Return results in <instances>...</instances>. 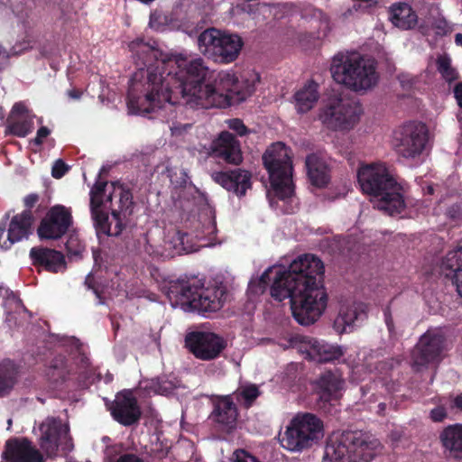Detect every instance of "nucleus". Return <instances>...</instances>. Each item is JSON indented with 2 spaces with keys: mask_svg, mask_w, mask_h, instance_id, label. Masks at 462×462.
<instances>
[{
  "mask_svg": "<svg viewBox=\"0 0 462 462\" xmlns=\"http://www.w3.org/2000/svg\"><path fill=\"white\" fill-rule=\"evenodd\" d=\"M129 51L137 67L127 92L131 113L148 116L186 98L190 106L208 108L245 101L255 91L258 74L239 78L231 70L220 71L215 78L217 86L207 82L213 78L202 58L188 60L179 57L164 59L156 42L136 38L129 42Z\"/></svg>",
  "mask_w": 462,
  "mask_h": 462,
  "instance_id": "nucleus-1",
  "label": "nucleus"
},
{
  "mask_svg": "<svg viewBox=\"0 0 462 462\" xmlns=\"http://www.w3.org/2000/svg\"><path fill=\"white\" fill-rule=\"evenodd\" d=\"M324 270L319 257L304 254L275 275L271 286L272 297L278 301L290 299L292 316L300 325L313 324L327 308Z\"/></svg>",
  "mask_w": 462,
  "mask_h": 462,
  "instance_id": "nucleus-2",
  "label": "nucleus"
},
{
  "mask_svg": "<svg viewBox=\"0 0 462 462\" xmlns=\"http://www.w3.org/2000/svg\"><path fill=\"white\" fill-rule=\"evenodd\" d=\"M357 181L365 194L376 198L379 210L390 216L402 213L406 208L401 184L390 175L383 164L363 165L357 171Z\"/></svg>",
  "mask_w": 462,
  "mask_h": 462,
  "instance_id": "nucleus-3",
  "label": "nucleus"
},
{
  "mask_svg": "<svg viewBox=\"0 0 462 462\" xmlns=\"http://www.w3.org/2000/svg\"><path fill=\"white\" fill-rule=\"evenodd\" d=\"M376 61L359 53L334 56L330 67L333 79L354 92H365L376 86Z\"/></svg>",
  "mask_w": 462,
  "mask_h": 462,
  "instance_id": "nucleus-4",
  "label": "nucleus"
},
{
  "mask_svg": "<svg viewBox=\"0 0 462 462\" xmlns=\"http://www.w3.org/2000/svg\"><path fill=\"white\" fill-rule=\"evenodd\" d=\"M379 448V440L368 433L346 430L328 442L322 462H370Z\"/></svg>",
  "mask_w": 462,
  "mask_h": 462,
  "instance_id": "nucleus-5",
  "label": "nucleus"
},
{
  "mask_svg": "<svg viewBox=\"0 0 462 462\" xmlns=\"http://www.w3.org/2000/svg\"><path fill=\"white\" fill-rule=\"evenodd\" d=\"M168 295L181 305L205 314L219 310L227 300L228 291L222 284L204 287L195 280H178L169 283Z\"/></svg>",
  "mask_w": 462,
  "mask_h": 462,
  "instance_id": "nucleus-6",
  "label": "nucleus"
},
{
  "mask_svg": "<svg viewBox=\"0 0 462 462\" xmlns=\"http://www.w3.org/2000/svg\"><path fill=\"white\" fill-rule=\"evenodd\" d=\"M111 187L112 190L106 197V207H103V210L110 211L111 217L104 211L106 219L94 220L97 236L102 234L107 236H118L128 225L129 217L134 212V202L131 188L120 181L111 182Z\"/></svg>",
  "mask_w": 462,
  "mask_h": 462,
  "instance_id": "nucleus-7",
  "label": "nucleus"
},
{
  "mask_svg": "<svg viewBox=\"0 0 462 462\" xmlns=\"http://www.w3.org/2000/svg\"><path fill=\"white\" fill-rule=\"evenodd\" d=\"M263 162L277 197L281 199L291 197L294 191L291 150L281 142L275 143L263 153Z\"/></svg>",
  "mask_w": 462,
  "mask_h": 462,
  "instance_id": "nucleus-8",
  "label": "nucleus"
},
{
  "mask_svg": "<svg viewBox=\"0 0 462 462\" xmlns=\"http://www.w3.org/2000/svg\"><path fill=\"white\" fill-rule=\"evenodd\" d=\"M323 436V421L315 414H297L287 426L282 446L292 452L311 448Z\"/></svg>",
  "mask_w": 462,
  "mask_h": 462,
  "instance_id": "nucleus-9",
  "label": "nucleus"
},
{
  "mask_svg": "<svg viewBox=\"0 0 462 462\" xmlns=\"http://www.w3.org/2000/svg\"><path fill=\"white\" fill-rule=\"evenodd\" d=\"M198 45L200 52L208 59L228 64L237 59L244 42L238 34L226 33L212 27L199 34Z\"/></svg>",
  "mask_w": 462,
  "mask_h": 462,
  "instance_id": "nucleus-10",
  "label": "nucleus"
},
{
  "mask_svg": "<svg viewBox=\"0 0 462 462\" xmlns=\"http://www.w3.org/2000/svg\"><path fill=\"white\" fill-rule=\"evenodd\" d=\"M361 106L349 98L332 96L319 108V119L328 130L352 129L359 121Z\"/></svg>",
  "mask_w": 462,
  "mask_h": 462,
  "instance_id": "nucleus-11",
  "label": "nucleus"
},
{
  "mask_svg": "<svg viewBox=\"0 0 462 462\" xmlns=\"http://www.w3.org/2000/svg\"><path fill=\"white\" fill-rule=\"evenodd\" d=\"M40 435L38 444L44 456L53 458L60 449L64 454L74 448L69 426L59 417L48 416L38 427Z\"/></svg>",
  "mask_w": 462,
  "mask_h": 462,
  "instance_id": "nucleus-12",
  "label": "nucleus"
},
{
  "mask_svg": "<svg viewBox=\"0 0 462 462\" xmlns=\"http://www.w3.org/2000/svg\"><path fill=\"white\" fill-rule=\"evenodd\" d=\"M428 139L429 130L424 123L407 122L394 133L396 152L406 159L416 158L424 151Z\"/></svg>",
  "mask_w": 462,
  "mask_h": 462,
  "instance_id": "nucleus-13",
  "label": "nucleus"
},
{
  "mask_svg": "<svg viewBox=\"0 0 462 462\" xmlns=\"http://www.w3.org/2000/svg\"><path fill=\"white\" fill-rule=\"evenodd\" d=\"M213 409L208 416L212 429L220 438L232 434L237 426L238 409L232 395L217 396L213 401Z\"/></svg>",
  "mask_w": 462,
  "mask_h": 462,
  "instance_id": "nucleus-14",
  "label": "nucleus"
},
{
  "mask_svg": "<svg viewBox=\"0 0 462 462\" xmlns=\"http://www.w3.org/2000/svg\"><path fill=\"white\" fill-rule=\"evenodd\" d=\"M72 225L71 210L58 204L51 207L42 218L37 234L41 239L58 240L69 232Z\"/></svg>",
  "mask_w": 462,
  "mask_h": 462,
  "instance_id": "nucleus-15",
  "label": "nucleus"
},
{
  "mask_svg": "<svg viewBox=\"0 0 462 462\" xmlns=\"http://www.w3.org/2000/svg\"><path fill=\"white\" fill-rule=\"evenodd\" d=\"M185 344L193 356L200 360L217 358L226 348L223 337L212 332L193 331L186 335Z\"/></svg>",
  "mask_w": 462,
  "mask_h": 462,
  "instance_id": "nucleus-16",
  "label": "nucleus"
},
{
  "mask_svg": "<svg viewBox=\"0 0 462 462\" xmlns=\"http://www.w3.org/2000/svg\"><path fill=\"white\" fill-rule=\"evenodd\" d=\"M33 222V214L29 210H23L14 215L8 224L7 237L3 242L2 239L6 231L7 223L6 221L0 222V247L7 250L14 244L28 239L32 234Z\"/></svg>",
  "mask_w": 462,
  "mask_h": 462,
  "instance_id": "nucleus-17",
  "label": "nucleus"
},
{
  "mask_svg": "<svg viewBox=\"0 0 462 462\" xmlns=\"http://www.w3.org/2000/svg\"><path fill=\"white\" fill-rule=\"evenodd\" d=\"M109 411L113 419L125 427L137 424L142 416L138 401L131 390L119 392Z\"/></svg>",
  "mask_w": 462,
  "mask_h": 462,
  "instance_id": "nucleus-18",
  "label": "nucleus"
},
{
  "mask_svg": "<svg viewBox=\"0 0 462 462\" xmlns=\"http://www.w3.org/2000/svg\"><path fill=\"white\" fill-rule=\"evenodd\" d=\"M5 462H44L45 456L25 437H13L5 443L1 456Z\"/></svg>",
  "mask_w": 462,
  "mask_h": 462,
  "instance_id": "nucleus-19",
  "label": "nucleus"
},
{
  "mask_svg": "<svg viewBox=\"0 0 462 462\" xmlns=\"http://www.w3.org/2000/svg\"><path fill=\"white\" fill-rule=\"evenodd\" d=\"M445 337L439 333L427 331L423 334L412 351L414 366H426L439 362L444 348Z\"/></svg>",
  "mask_w": 462,
  "mask_h": 462,
  "instance_id": "nucleus-20",
  "label": "nucleus"
},
{
  "mask_svg": "<svg viewBox=\"0 0 462 462\" xmlns=\"http://www.w3.org/2000/svg\"><path fill=\"white\" fill-rule=\"evenodd\" d=\"M211 179L222 188L237 197L245 195L246 190L252 187V174L241 168L226 171H214L210 174Z\"/></svg>",
  "mask_w": 462,
  "mask_h": 462,
  "instance_id": "nucleus-21",
  "label": "nucleus"
},
{
  "mask_svg": "<svg viewBox=\"0 0 462 462\" xmlns=\"http://www.w3.org/2000/svg\"><path fill=\"white\" fill-rule=\"evenodd\" d=\"M344 380L331 371H326L314 382V389L319 396L318 404L325 408L332 401L338 400L340 391L344 386Z\"/></svg>",
  "mask_w": 462,
  "mask_h": 462,
  "instance_id": "nucleus-22",
  "label": "nucleus"
},
{
  "mask_svg": "<svg viewBox=\"0 0 462 462\" xmlns=\"http://www.w3.org/2000/svg\"><path fill=\"white\" fill-rule=\"evenodd\" d=\"M30 257L35 267L42 268L50 273H57L67 268L64 254L55 249L32 247L30 250Z\"/></svg>",
  "mask_w": 462,
  "mask_h": 462,
  "instance_id": "nucleus-23",
  "label": "nucleus"
},
{
  "mask_svg": "<svg viewBox=\"0 0 462 462\" xmlns=\"http://www.w3.org/2000/svg\"><path fill=\"white\" fill-rule=\"evenodd\" d=\"M212 150L216 157L227 163L238 165L243 161L239 142L227 131L222 132L213 142Z\"/></svg>",
  "mask_w": 462,
  "mask_h": 462,
  "instance_id": "nucleus-24",
  "label": "nucleus"
},
{
  "mask_svg": "<svg viewBox=\"0 0 462 462\" xmlns=\"http://www.w3.org/2000/svg\"><path fill=\"white\" fill-rule=\"evenodd\" d=\"M444 456L452 460H462V423L450 424L439 433Z\"/></svg>",
  "mask_w": 462,
  "mask_h": 462,
  "instance_id": "nucleus-25",
  "label": "nucleus"
},
{
  "mask_svg": "<svg viewBox=\"0 0 462 462\" xmlns=\"http://www.w3.org/2000/svg\"><path fill=\"white\" fill-rule=\"evenodd\" d=\"M48 386L53 392H65L68 390L69 370L67 360L62 356H55L46 370Z\"/></svg>",
  "mask_w": 462,
  "mask_h": 462,
  "instance_id": "nucleus-26",
  "label": "nucleus"
},
{
  "mask_svg": "<svg viewBox=\"0 0 462 462\" xmlns=\"http://www.w3.org/2000/svg\"><path fill=\"white\" fill-rule=\"evenodd\" d=\"M441 270L452 279L457 292L462 297V245L449 251L442 260Z\"/></svg>",
  "mask_w": 462,
  "mask_h": 462,
  "instance_id": "nucleus-27",
  "label": "nucleus"
},
{
  "mask_svg": "<svg viewBox=\"0 0 462 462\" xmlns=\"http://www.w3.org/2000/svg\"><path fill=\"white\" fill-rule=\"evenodd\" d=\"M389 19L392 23L402 30H410L416 26L418 15L407 3H394L388 10Z\"/></svg>",
  "mask_w": 462,
  "mask_h": 462,
  "instance_id": "nucleus-28",
  "label": "nucleus"
},
{
  "mask_svg": "<svg viewBox=\"0 0 462 462\" xmlns=\"http://www.w3.org/2000/svg\"><path fill=\"white\" fill-rule=\"evenodd\" d=\"M307 356L310 359L318 363H329L338 360L343 356V351L337 346L311 338L309 341Z\"/></svg>",
  "mask_w": 462,
  "mask_h": 462,
  "instance_id": "nucleus-29",
  "label": "nucleus"
},
{
  "mask_svg": "<svg viewBox=\"0 0 462 462\" xmlns=\"http://www.w3.org/2000/svg\"><path fill=\"white\" fill-rule=\"evenodd\" d=\"M305 166L309 180L312 186L321 189L329 183V169L317 155L309 154L306 157Z\"/></svg>",
  "mask_w": 462,
  "mask_h": 462,
  "instance_id": "nucleus-30",
  "label": "nucleus"
},
{
  "mask_svg": "<svg viewBox=\"0 0 462 462\" xmlns=\"http://www.w3.org/2000/svg\"><path fill=\"white\" fill-rule=\"evenodd\" d=\"M366 312L360 304L341 306L339 313L334 321V327L339 333L352 330L356 322L366 319Z\"/></svg>",
  "mask_w": 462,
  "mask_h": 462,
  "instance_id": "nucleus-31",
  "label": "nucleus"
},
{
  "mask_svg": "<svg viewBox=\"0 0 462 462\" xmlns=\"http://www.w3.org/2000/svg\"><path fill=\"white\" fill-rule=\"evenodd\" d=\"M106 171V169L102 167L99 171L97 180L90 189V212L93 221L96 218H102V220L106 219L104 217L103 207H106V199H104V197L106 194L107 181L102 180L101 175Z\"/></svg>",
  "mask_w": 462,
  "mask_h": 462,
  "instance_id": "nucleus-32",
  "label": "nucleus"
},
{
  "mask_svg": "<svg viewBox=\"0 0 462 462\" xmlns=\"http://www.w3.org/2000/svg\"><path fill=\"white\" fill-rule=\"evenodd\" d=\"M319 84L310 80L294 94L295 106L299 113H306L315 106L319 98Z\"/></svg>",
  "mask_w": 462,
  "mask_h": 462,
  "instance_id": "nucleus-33",
  "label": "nucleus"
},
{
  "mask_svg": "<svg viewBox=\"0 0 462 462\" xmlns=\"http://www.w3.org/2000/svg\"><path fill=\"white\" fill-rule=\"evenodd\" d=\"M19 367L10 359L0 362V398L5 397L18 382Z\"/></svg>",
  "mask_w": 462,
  "mask_h": 462,
  "instance_id": "nucleus-34",
  "label": "nucleus"
},
{
  "mask_svg": "<svg viewBox=\"0 0 462 462\" xmlns=\"http://www.w3.org/2000/svg\"><path fill=\"white\" fill-rule=\"evenodd\" d=\"M231 395L242 407L249 409L261 395V391L256 384L246 383L241 384Z\"/></svg>",
  "mask_w": 462,
  "mask_h": 462,
  "instance_id": "nucleus-35",
  "label": "nucleus"
},
{
  "mask_svg": "<svg viewBox=\"0 0 462 462\" xmlns=\"http://www.w3.org/2000/svg\"><path fill=\"white\" fill-rule=\"evenodd\" d=\"M8 129L10 134L15 136L25 137L33 129L32 118L31 116L13 118L8 125Z\"/></svg>",
  "mask_w": 462,
  "mask_h": 462,
  "instance_id": "nucleus-36",
  "label": "nucleus"
},
{
  "mask_svg": "<svg viewBox=\"0 0 462 462\" xmlns=\"http://www.w3.org/2000/svg\"><path fill=\"white\" fill-rule=\"evenodd\" d=\"M437 68L446 81L450 82L457 79V72L451 66V59L448 56H439L437 60Z\"/></svg>",
  "mask_w": 462,
  "mask_h": 462,
  "instance_id": "nucleus-37",
  "label": "nucleus"
},
{
  "mask_svg": "<svg viewBox=\"0 0 462 462\" xmlns=\"http://www.w3.org/2000/svg\"><path fill=\"white\" fill-rule=\"evenodd\" d=\"M168 177L170 178L171 183L175 189L185 188L187 185L188 175L183 170H180L179 173L173 170L167 168Z\"/></svg>",
  "mask_w": 462,
  "mask_h": 462,
  "instance_id": "nucleus-38",
  "label": "nucleus"
},
{
  "mask_svg": "<svg viewBox=\"0 0 462 462\" xmlns=\"http://www.w3.org/2000/svg\"><path fill=\"white\" fill-rule=\"evenodd\" d=\"M432 28L439 36H446L452 32V26L443 17L435 19Z\"/></svg>",
  "mask_w": 462,
  "mask_h": 462,
  "instance_id": "nucleus-39",
  "label": "nucleus"
},
{
  "mask_svg": "<svg viewBox=\"0 0 462 462\" xmlns=\"http://www.w3.org/2000/svg\"><path fill=\"white\" fill-rule=\"evenodd\" d=\"M230 462H260L255 457L245 449H237L233 453Z\"/></svg>",
  "mask_w": 462,
  "mask_h": 462,
  "instance_id": "nucleus-40",
  "label": "nucleus"
},
{
  "mask_svg": "<svg viewBox=\"0 0 462 462\" xmlns=\"http://www.w3.org/2000/svg\"><path fill=\"white\" fill-rule=\"evenodd\" d=\"M447 217L453 221L462 220V201L456 202L447 208Z\"/></svg>",
  "mask_w": 462,
  "mask_h": 462,
  "instance_id": "nucleus-41",
  "label": "nucleus"
},
{
  "mask_svg": "<svg viewBox=\"0 0 462 462\" xmlns=\"http://www.w3.org/2000/svg\"><path fill=\"white\" fill-rule=\"evenodd\" d=\"M69 170V167L61 160L55 161L52 169L51 176L55 179L62 178Z\"/></svg>",
  "mask_w": 462,
  "mask_h": 462,
  "instance_id": "nucleus-42",
  "label": "nucleus"
},
{
  "mask_svg": "<svg viewBox=\"0 0 462 462\" xmlns=\"http://www.w3.org/2000/svg\"><path fill=\"white\" fill-rule=\"evenodd\" d=\"M65 245L67 252L69 254L78 255L81 253L82 245L79 239L74 236H69Z\"/></svg>",
  "mask_w": 462,
  "mask_h": 462,
  "instance_id": "nucleus-43",
  "label": "nucleus"
},
{
  "mask_svg": "<svg viewBox=\"0 0 462 462\" xmlns=\"http://www.w3.org/2000/svg\"><path fill=\"white\" fill-rule=\"evenodd\" d=\"M448 416L447 410L444 406L439 405L430 411V418L434 422H441Z\"/></svg>",
  "mask_w": 462,
  "mask_h": 462,
  "instance_id": "nucleus-44",
  "label": "nucleus"
},
{
  "mask_svg": "<svg viewBox=\"0 0 462 462\" xmlns=\"http://www.w3.org/2000/svg\"><path fill=\"white\" fill-rule=\"evenodd\" d=\"M30 116L26 106L23 103H15L12 108V119Z\"/></svg>",
  "mask_w": 462,
  "mask_h": 462,
  "instance_id": "nucleus-45",
  "label": "nucleus"
},
{
  "mask_svg": "<svg viewBox=\"0 0 462 462\" xmlns=\"http://www.w3.org/2000/svg\"><path fill=\"white\" fill-rule=\"evenodd\" d=\"M229 127L240 136L245 135L248 131L243 121L237 118L230 121Z\"/></svg>",
  "mask_w": 462,
  "mask_h": 462,
  "instance_id": "nucleus-46",
  "label": "nucleus"
},
{
  "mask_svg": "<svg viewBox=\"0 0 462 462\" xmlns=\"http://www.w3.org/2000/svg\"><path fill=\"white\" fill-rule=\"evenodd\" d=\"M51 134V131L46 126H41L38 131L35 138L32 140L33 144L40 146L43 143V140Z\"/></svg>",
  "mask_w": 462,
  "mask_h": 462,
  "instance_id": "nucleus-47",
  "label": "nucleus"
},
{
  "mask_svg": "<svg viewBox=\"0 0 462 462\" xmlns=\"http://www.w3.org/2000/svg\"><path fill=\"white\" fill-rule=\"evenodd\" d=\"M39 195L36 193H31L27 195L23 199L24 207L26 208L24 210L32 211V208L35 206V204L39 201Z\"/></svg>",
  "mask_w": 462,
  "mask_h": 462,
  "instance_id": "nucleus-48",
  "label": "nucleus"
},
{
  "mask_svg": "<svg viewBox=\"0 0 462 462\" xmlns=\"http://www.w3.org/2000/svg\"><path fill=\"white\" fill-rule=\"evenodd\" d=\"M383 317H384V321H385L387 329H388L390 335L392 336L394 332V323H393V316H392L391 310L389 307H386L383 310Z\"/></svg>",
  "mask_w": 462,
  "mask_h": 462,
  "instance_id": "nucleus-49",
  "label": "nucleus"
},
{
  "mask_svg": "<svg viewBox=\"0 0 462 462\" xmlns=\"http://www.w3.org/2000/svg\"><path fill=\"white\" fill-rule=\"evenodd\" d=\"M115 462H143V460L134 453H125L118 457Z\"/></svg>",
  "mask_w": 462,
  "mask_h": 462,
  "instance_id": "nucleus-50",
  "label": "nucleus"
},
{
  "mask_svg": "<svg viewBox=\"0 0 462 462\" xmlns=\"http://www.w3.org/2000/svg\"><path fill=\"white\" fill-rule=\"evenodd\" d=\"M449 408L451 410H457L462 411V394H457L455 397H449Z\"/></svg>",
  "mask_w": 462,
  "mask_h": 462,
  "instance_id": "nucleus-51",
  "label": "nucleus"
},
{
  "mask_svg": "<svg viewBox=\"0 0 462 462\" xmlns=\"http://www.w3.org/2000/svg\"><path fill=\"white\" fill-rule=\"evenodd\" d=\"M454 97L457 100V106L462 108V82H458L455 85L454 89Z\"/></svg>",
  "mask_w": 462,
  "mask_h": 462,
  "instance_id": "nucleus-52",
  "label": "nucleus"
},
{
  "mask_svg": "<svg viewBox=\"0 0 462 462\" xmlns=\"http://www.w3.org/2000/svg\"><path fill=\"white\" fill-rule=\"evenodd\" d=\"M360 1H356V3L352 5L351 8L347 10L348 14H352L354 12H359L361 10H364L365 7L359 3Z\"/></svg>",
  "mask_w": 462,
  "mask_h": 462,
  "instance_id": "nucleus-53",
  "label": "nucleus"
},
{
  "mask_svg": "<svg viewBox=\"0 0 462 462\" xmlns=\"http://www.w3.org/2000/svg\"><path fill=\"white\" fill-rule=\"evenodd\" d=\"M82 95V91L79 89L72 88L68 91V96L72 99H79Z\"/></svg>",
  "mask_w": 462,
  "mask_h": 462,
  "instance_id": "nucleus-54",
  "label": "nucleus"
},
{
  "mask_svg": "<svg viewBox=\"0 0 462 462\" xmlns=\"http://www.w3.org/2000/svg\"><path fill=\"white\" fill-rule=\"evenodd\" d=\"M377 408H378L377 414L380 415V416H384L385 415V411H386V403L380 402L378 404Z\"/></svg>",
  "mask_w": 462,
  "mask_h": 462,
  "instance_id": "nucleus-55",
  "label": "nucleus"
},
{
  "mask_svg": "<svg viewBox=\"0 0 462 462\" xmlns=\"http://www.w3.org/2000/svg\"><path fill=\"white\" fill-rule=\"evenodd\" d=\"M267 280H269L268 271L264 272L260 277V282L266 284Z\"/></svg>",
  "mask_w": 462,
  "mask_h": 462,
  "instance_id": "nucleus-56",
  "label": "nucleus"
},
{
  "mask_svg": "<svg viewBox=\"0 0 462 462\" xmlns=\"http://www.w3.org/2000/svg\"><path fill=\"white\" fill-rule=\"evenodd\" d=\"M455 43L462 47V32L455 35Z\"/></svg>",
  "mask_w": 462,
  "mask_h": 462,
  "instance_id": "nucleus-57",
  "label": "nucleus"
},
{
  "mask_svg": "<svg viewBox=\"0 0 462 462\" xmlns=\"http://www.w3.org/2000/svg\"><path fill=\"white\" fill-rule=\"evenodd\" d=\"M40 52L43 57H49L51 55V52L47 51L44 47L41 48Z\"/></svg>",
  "mask_w": 462,
  "mask_h": 462,
  "instance_id": "nucleus-58",
  "label": "nucleus"
},
{
  "mask_svg": "<svg viewBox=\"0 0 462 462\" xmlns=\"http://www.w3.org/2000/svg\"><path fill=\"white\" fill-rule=\"evenodd\" d=\"M88 280H89V276L86 279V282H86V284H88V287H91V286H90V284L88 283Z\"/></svg>",
  "mask_w": 462,
  "mask_h": 462,
  "instance_id": "nucleus-59",
  "label": "nucleus"
},
{
  "mask_svg": "<svg viewBox=\"0 0 462 462\" xmlns=\"http://www.w3.org/2000/svg\"><path fill=\"white\" fill-rule=\"evenodd\" d=\"M94 292L99 297V292L97 289H94Z\"/></svg>",
  "mask_w": 462,
  "mask_h": 462,
  "instance_id": "nucleus-60",
  "label": "nucleus"
},
{
  "mask_svg": "<svg viewBox=\"0 0 462 462\" xmlns=\"http://www.w3.org/2000/svg\"><path fill=\"white\" fill-rule=\"evenodd\" d=\"M8 424H9V426L12 425V420L11 419L8 420Z\"/></svg>",
  "mask_w": 462,
  "mask_h": 462,
  "instance_id": "nucleus-61",
  "label": "nucleus"
},
{
  "mask_svg": "<svg viewBox=\"0 0 462 462\" xmlns=\"http://www.w3.org/2000/svg\"><path fill=\"white\" fill-rule=\"evenodd\" d=\"M5 218L8 219L9 218V213L5 214Z\"/></svg>",
  "mask_w": 462,
  "mask_h": 462,
  "instance_id": "nucleus-62",
  "label": "nucleus"
}]
</instances>
